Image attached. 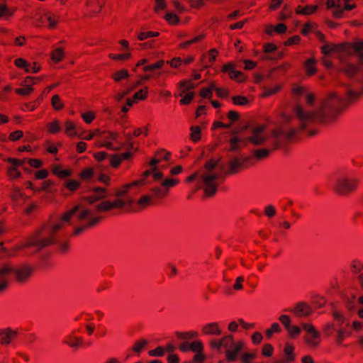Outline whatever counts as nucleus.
Segmentation results:
<instances>
[{
  "label": "nucleus",
  "mask_w": 363,
  "mask_h": 363,
  "mask_svg": "<svg viewBox=\"0 0 363 363\" xmlns=\"http://www.w3.org/2000/svg\"><path fill=\"white\" fill-rule=\"evenodd\" d=\"M17 331L10 328L0 329V343L2 345H9L11 340L16 337Z\"/></svg>",
  "instance_id": "10"
},
{
  "label": "nucleus",
  "mask_w": 363,
  "mask_h": 363,
  "mask_svg": "<svg viewBox=\"0 0 363 363\" xmlns=\"http://www.w3.org/2000/svg\"><path fill=\"white\" fill-rule=\"evenodd\" d=\"M333 316L337 321V325L338 326V328L342 327V324H346V325H349V321L340 312L337 311H334L333 312Z\"/></svg>",
  "instance_id": "21"
},
{
  "label": "nucleus",
  "mask_w": 363,
  "mask_h": 363,
  "mask_svg": "<svg viewBox=\"0 0 363 363\" xmlns=\"http://www.w3.org/2000/svg\"><path fill=\"white\" fill-rule=\"evenodd\" d=\"M92 175L93 169L91 168H86L84 169L80 174V176L83 179H89L91 177Z\"/></svg>",
  "instance_id": "60"
},
{
  "label": "nucleus",
  "mask_w": 363,
  "mask_h": 363,
  "mask_svg": "<svg viewBox=\"0 0 363 363\" xmlns=\"http://www.w3.org/2000/svg\"><path fill=\"white\" fill-rule=\"evenodd\" d=\"M107 196V190L105 188L102 187H96L94 188L92 191V194L86 197L84 199L89 202V203H93L94 202L106 198Z\"/></svg>",
  "instance_id": "12"
},
{
  "label": "nucleus",
  "mask_w": 363,
  "mask_h": 363,
  "mask_svg": "<svg viewBox=\"0 0 363 363\" xmlns=\"http://www.w3.org/2000/svg\"><path fill=\"white\" fill-rule=\"evenodd\" d=\"M243 143V145H246L247 142L245 140L240 138L238 136L232 137L230 140V151H238L241 148V143Z\"/></svg>",
  "instance_id": "19"
},
{
  "label": "nucleus",
  "mask_w": 363,
  "mask_h": 363,
  "mask_svg": "<svg viewBox=\"0 0 363 363\" xmlns=\"http://www.w3.org/2000/svg\"><path fill=\"white\" fill-rule=\"evenodd\" d=\"M164 60H158L157 62H156L152 65H146V66L143 67V69L144 72L155 71L156 69L162 68V66L164 65Z\"/></svg>",
  "instance_id": "25"
},
{
  "label": "nucleus",
  "mask_w": 363,
  "mask_h": 363,
  "mask_svg": "<svg viewBox=\"0 0 363 363\" xmlns=\"http://www.w3.org/2000/svg\"><path fill=\"white\" fill-rule=\"evenodd\" d=\"M33 270V268L28 265L18 268L13 267L9 264L0 265V292L6 289L9 277L11 274H15L18 282L23 283L30 277Z\"/></svg>",
  "instance_id": "3"
},
{
  "label": "nucleus",
  "mask_w": 363,
  "mask_h": 363,
  "mask_svg": "<svg viewBox=\"0 0 363 363\" xmlns=\"http://www.w3.org/2000/svg\"><path fill=\"white\" fill-rule=\"evenodd\" d=\"M65 133L69 136H74L77 135L75 131V125L69 121H67L65 123Z\"/></svg>",
  "instance_id": "28"
},
{
  "label": "nucleus",
  "mask_w": 363,
  "mask_h": 363,
  "mask_svg": "<svg viewBox=\"0 0 363 363\" xmlns=\"http://www.w3.org/2000/svg\"><path fill=\"white\" fill-rule=\"evenodd\" d=\"M33 91V88L30 85H25L23 88H19L16 89V92L20 95H28Z\"/></svg>",
  "instance_id": "52"
},
{
  "label": "nucleus",
  "mask_w": 363,
  "mask_h": 363,
  "mask_svg": "<svg viewBox=\"0 0 363 363\" xmlns=\"http://www.w3.org/2000/svg\"><path fill=\"white\" fill-rule=\"evenodd\" d=\"M357 68L352 64H346L343 68L345 73L350 77H353L357 72Z\"/></svg>",
  "instance_id": "29"
},
{
  "label": "nucleus",
  "mask_w": 363,
  "mask_h": 363,
  "mask_svg": "<svg viewBox=\"0 0 363 363\" xmlns=\"http://www.w3.org/2000/svg\"><path fill=\"white\" fill-rule=\"evenodd\" d=\"M327 7L328 9L335 8L333 11V15L335 18H340L343 13V9L341 6V0H328L327 2Z\"/></svg>",
  "instance_id": "16"
},
{
  "label": "nucleus",
  "mask_w": 363,
  "mask_h": 363,
  "mask_svg": "<svg viewBox=\"0 0 363 363\" xmlns=\"http://www.w3.org/2000/svg\"><path fill=\"white\" fill-rule=\"evenodd\" d=\"M64 342L75 350L84 344L83 339L75 336L73 333L67 335Z\"/></svg>",
  "instance_id": "13"
},
{
  "label": "nucleus",
  "mask_w": 363,
  "mask_h": 363,
  "mask_svg": "<svg viewBox=\"0 0 363 363\" xmlns=\"http://www.w3.org/2000/svg\"><path fill=\"white\" fill-rule=\"evenodd\" d=\"M337 334L335 335V341L337 345H341L345 337H346L347 330L342 327L338 328L335 330Z\"/></svg>",
  "instance_id": "23"
},
{
  "label": "nucleus",
  "mask_w": 363,
  "mask_h": 363,
  "mask_svg": "<svg viewBox=\"0 0 363 363\" xmlns=\"http://www.w3.org/2000/svg\"><path fill=\"white\" fill-rule=\"evenodd\" d=\"M164 354V350L162 347H158L155 350L149 351L150 356L162 357Z\"/></svg>",
  "instance_id": "58"
},
{
  "label": "nucleus",
  "mask_w": 363,
  "mask_h": 363,
  "mask_svg": "<svg viewBox=\"0 0 363 363\" xmlns=\"http://www.w3.org/2000/svg\"><path fill=\"white\" fill-rule=\"evenodd\" d=\"M218 164V161L213 159L206 162L204 165L206 171L200 175V179L203 184L205 194L208 196H213L217 191L218 184L216 179L219 177V174L213 171Z\"/></svg>",
  "instance_id": "4"
},
{
  "label": "nucleus",
  "mask_w": 363,
  "mask_h": 363,
  "mask_svg": "<svg viewBox=\"0 0 363 363\" xmlns=\"http://www.w3.org/2000/svg\"><path fill=\"white\" fill-rule=\"evenodd\" d=\"M15 65L19 68H23L25 69L26 72H30V64H28L24 59L23 58H17L15 60Z\"/></svg>",
  "instance_id": "31"
},
{
  "label": "nucleus",
  "mask_w": 363,
  "mask_h": 363,
  "mask_svg": "<svg viewBox=\"0 0 363 363\" xmlns=\"http://www.w3.org/2000/svg\"><path fill=\"white\" fill-rule=\"evenodd\" d=\"M143 180L135 181L134 182L127 184L124 185L121 189H117L116 190L115 195L118 197H122L125 196L131 187L136 186L139 184H143Z\"/></svg>",
  "instance_id": "17"
},
{
  "label": "nucleus",
  "mask_w": 363,
  "mask_h": 363,
  "mask_svg": "<svg viewBox=\"0 0 363 363\" xmlns=\"http://www.w3.org/2000/svg\"><path fill=\"white\" fill-rule=\"evenodd\" d=\"M147 96V88L145 87L144 89H140V91H137L133 95V99L138 100L141 99L144 100Z\"/></svg>",
  "instance_id": "37"
},
{
  "label": "nucleus",
  "mask_w": 363,
  "mask_h": 363,
  "mask_svg": "<svg viewBox=\"0 0 363 363\" xmlns=\"http://www.w3.org/2000/svg\"><path fill=\"white\" fill-rule=\"evenodd\" d=\"M289 311L294 313L298 318L308 317L312 313V308L307 303L300 302L293 309L289 310Z\"/></svg>",
  "instance_id": "9"
},
{
  "label": "nucleus",
  "mask_w": 363,
  "mask_h": 363,
  "mask_svg": "<svg viewBox=\"0 0 363 363\" xmlns=\"http://www.w3.org/2000/svg\"><path fill=\"white\" fill-rule=\"evenodd\" d=\"M23 135V131L21 130H16L13 133H11L9 135V139L11 140H19Z\"/></svg>",
  "instance_id": "64"
},
{
  "label": "nucleus",
  "mask_w": 363,
  "mask_h": 363,
  "mask_svg": "<svg viewBox=\"0 0 363 363\" xmlns=\"http://www.w3.org/2000/svg\"><path fill=\"white\" fill-rule=\"evenodd\" d=\"M279 320L282 323L284 326L285 329L287 330L289 329L291 325V318L288 315H281L279 318Z\"/></svg>",
  "instance_id": "44"
},
{
  "label": "nucleus",
  "mask_w": 363,
  "mask_h": 363,
  "mask_svg": "<svg viewBox=\"0 0 363 363\" xmlns=\"http://www.w3.org/2000/svg\"><path fill=\"white\" fill-rule=\"evenodd\" d=\"M203 37H204L203 35H199L190 40H188V41H186V42L182 43L180 45V47L182 48H186V47L189 46L190 45H191L193 43H196L201 41L203 38Z\"/></svg>",
  "instance_id": "41"
},
{
  "label": "nucleus",
  "mask_w": 363,
  "mask_h": 363,
  "mask_svg": "<svg viewBox=\"0 0 363 363\" xmlns=\"http://www.w3.org/2000/svg\"><path fill=\"white\" fill-rule=\"evenodd\" d=\"M361 94L362 92L356 91L350 89L347 90V99L350 102L356 100L359 96H361Z\"/></svg>",
  "instance_id": "39"
},
{
  "label": "nucleus",
  "mask_w": 363,
  "mask_h": 363,
  "mask_svg": "<svg viewBox=\"0 0 363 363\" xmlns=\"http://www.w3.org/2000/svg\"><path fill=\"white\" fill-rule=\"evenodd\" d=\"M108 56L110 58H111L113 60H122L129 59L131 57V54L130 53L118 54V55L109 54Z\"/></svg>",
  "instance_id": "56"
},
{
  "label": "nucleus",
  "mask_w": 363,
  "mask_h": 363,
  "mask_svg": "<svg viewBox=\"0 0 363 363\" xmlns=\"http://www.w3.org/2000/svg\"><path fill=\"white\" fill-rule=\"evenodd\" d=\"M301 38L298 35H294L289 38L286 42L285 45H291L299 43Z\"/></svg>",
  "instance_id": "63"
},
{
  "label": "nucleus",
  "mask_w": 363,
  "mask_h": 363,
  "mask_svg": "<svg viewBox=\"0 0 363 363\" xmlns=\"http://www.w3.org/2000/svg\"><path fill=\"white\" fill-rule=\"evenodd\" d=\"M165 19L172 24H176L179 22V17L172 13H168L165 16Z\"/></svg>",
  "instance_id": "55"
},
{
  "label": "nucleus",
  "mask_w": 363,
  "mask_h": 363,
  "mask_svg": "<svg viewBox=\"0 0 363 363\" xmlns=\"http://www.w3.org/2000/svg\"><path fill=\"white\" fill-rule=\"evenodd\" d=\"M176 335L183 340H189L198 336V333L196 331H191L187 333L177 332Z\"/></svg>",
  "instance_id": "27"
},
{
  "label": "nucleus",
  "mask_w": 363,
  "mask_h": 363,
  "mask_svg": "<svg viewBox=\"0 0 363 363\" xmlns=\"http://www.w3.org/2000/svg\"><path fill=\"white\" fill-rule=\"evenodd\" d=\"M342 106L343 100L335 94H330L323 101L320 110L316 112H306L301 106L296 105L294 114L298 122L297 127L284 125L273 130L272 135L274 148L291 140L314 121L325 122L335 118L340 113Z\"/></svg>",
  "instance_id": "1"
},
{
  "label": "nucleus",
  "mask_w": 363,
  "mask_h": 363,
  "mask_svg": "<svg viewBox=\"0 0 363 363\" xmlns=\"http://www.w3.org/2000/svg\"><path fill=\"white\" fill-rule=\"evenodd\" d=\"M294 346L286 343L284 347V352L287 355V361H293L294 357L293 356Z\"/></svg>",
  "instance_id": "40"
},
{
  "label": "nucleus",
  "mask_w": 363,
  "mask_h": 363,
  "mask_svg": "<svg viewBox=\"0 0 363 363\" xmlns=\"http://www.w3.org/2000/svg\"><path fill=\"white\" fill-rule=\"evenodd\" d=\"M147 344V341L145 340H140L139 341H137L133 347V350L135 352L139 353Z\"/></svg>",
  "instance_id": "45"
},
{
  "label": "nucleus",
  "mask_w": 363,
  "mask_h": 363,
  "mask_svg": "<svg viewBox=\"0 0 363 363\" xmlns=\"http://www.w3.org/2000/svg\"><path fill=\"white\" fill-rule=\"evenodd\" d=\"M223 71L228 73L229 77L232 79L237 80L239 82H242L245 79L243 73L240 71H236L233 64L228 63L224 65L223 67Z\"/></svg>",
  "instance_id": "11"
},
{
  "label": "nucleus",
  "mask_w": 363,
  "mask_h": 363,
  "mask_svg": "<svg viewBox=\"0 0 363 363\" xmlns=\"http://www.w3.org/2000/svg\"><path fill=\"white\" fill-rule=\"evenodd\" d=\"M8 162L13 165V167L22 166L26 162V160H18L15 158H9Z\"/></svg>",
  "instance_id": "61"
},
{
  "label": "nucleus",
  "mask_w": 363,
  "mask_h": 363,
  "mask_svg": "<svg viewBox=\"0 0 363 363\" xmlns=\"http://www.w3.org/2000/svg\"><path fill=\"white\" fill-rule=\"evenodd\" d=\"M301 325L307 333V336L305 337L306 343L312 347H317L320 342V333L311 324L302 323Z\"/></svg>",
  "instance_id": "7"
},
{
  "label": "nucleus",
  "mask_w": 363,
  "mask_h": 363,
  "mask_svg": "<svg viewBox=\"0 0 363 363\" xmlns=\"http://www.w3.org/2000/svg\"><path fill=\"white\" fill-rule=\"evenodd\" d=\"M277 47L272 43H267L264 45V51L268 55L266 57L267 59L270 60H274L276 58L269 55V54L272 53L277 50Z\"/></svg>",
  "instance_id": "26"
},
{
  "label": "nucleus",
  "mask_w": 363,
  "mask_h": 363,
  "mask_svg": "<svg viewBox=\"0 0 363 363\" xmlns=\"http://www.w3.org/2000/svg\"><path fill=\"white\" fill-rule=\"evenodd\" d=\"M264 129V125H259L257 128H252L251 130L252 135L247 138V141L255 145L264 144L267 140V137L262 134Z\"/></svg>",
  "instance_id": "8"
},
{
  "label": "nucleus",
  "mask_w": 363,
  "mask_h": 363,
  "mask_svg": "<svg viewBox=\"0 0 363 363\" xmlns=\"http://www.w3.org/2000/svg\"><path fill=\"white\" fill-rule=\"evenodd\" d=\"M242 162L237 157L233 158L228 162V174H234L239 172L242 167Z\"/></svg>",
  "instance_id": "18"
},
{
  "label": "nucleus",
  "mask_w": 363,
  "mask_h": 363,
  "mask_svg": "<svg viewBox=\"0 0 363 363\" xmlns=\"http://www.w3.org/2000/svg\"><path fill=\"white\" fill-rule=\"evenodd\" d=\"M52 106L56 110H60L62 108L63 105L60 101V96L58 95H54L52 98Z\"/></svg>",
  "instance_id": "51"
},
{
  "label": "nucleus",
  "mask_w": 363,
  "mask_h": 363,
  "mask_svg": "<svg viewBox=\"0 0 363 363\" xmlns=\"http://www.w3.org/2000/svg\"><path fill=\"white\" fill-rule=\"evenodd\" d=\"M203 344L199 340H196L190 345V350L193 352H201L203 350Z\"/></svg>",
  "instance_id": "46"
},
{
  "label": "nucleus",
  "mask_w": 363,
  "mask_h": 363,
  "mask_svg": "<svg viewBox=\"0 0 363 363\" xmlns=\"http://www.w3.org/2000/svg\"><path fill=\"white\" fill-rule=\"evenodd\" d=\"M129 76H130V74H129L128 72L126 69H121L119 71L116 72L113 74L112 77L116 82H118L123 79L128 78Z\"/></svg>",
  "instance_id": "22"
},
{
  "label": "nucleus",
  "mask_w": 363,
  "mask_h": 363,
  "mask_svg": "<svg viewBox=\"0 0 363 363\" xmlns=\"http://www.w3.org/2000/svg\"><path fill=\"white\" fill-rule=\"evenodd\" d=\"M191 139L194 142H197L200 139L201 128L199 126H191Z\"/></svg>",
  "instance_id": "30"
},
{
  "label": "nucleus",
  "mask_w": 363,
  "mask_h": 363,
  "mask_svg": "<svg viewBox=\"0 0 363 363\" xmlns=\"http://www.w3.org/2000/svg\"><path fill=\"white\" fill-rule=\"evenodd\" d=\"M280 331H281V328H280L279 325L278 323H275L272 325L271 328L266 330V335L268 337H270L272 335L273 333H279Z\"/></svg>",
  "instance_id": "50"
},
{
  "label": "nucleus",
  "mask_w": 363,
  "mask_h": 363,
  "mask_svg": "<svg viewBox=\"0 0 363 363\" xmlns=\"http://www.w3.org/2000/svg\"><path fill=\"white\" fill-rule=\"evenodd\" d=\"M358 180L347 177H338L334 184V191L341 195L347 194L355 190Z\"/></svg>",
  "instance_id": "6"
},
{
  "label": "nucleus",
  "mask_w": 363,
  "mask_h": 363,
  "mask_svg": "<svg viewBox=\"0 0 363 363\" xmlns=\"http://www.w3.org/2000/svg\"><path fill=\"white\" fill-rule=\"evenodd\" d=\"M64 185L69 190L74 191L79 187V182L76 180H74V179H69V180L67 181L66 182H65Z\"/></svg>",
  "instance_id": "43"
},
{
  "label": "nucleus",
  "mask_w": 363,
  "mask_h": 363,
  "mask_svg": "<svg viewBox=\"0 0 363 363\" xmlns=\"http://www.w3.org/2000/svg\"><path fill=\"white\" fill-rule=\"evenodd\" d=\"M122 161V158L119 157V155H113L110 157V163L113 167H118Z\"/></svg>",
  "instance_id": "53"
},
{
  "label": "nucleus",
  "mask_w": 363,
  "mask_h": 363,
  "mask_svg": "<svg viewBox=\"0 0 363 363\" xmlns=\"http://www.w3.org/2000/svg\"><path fill=\"white\" fill-rule=\"evenodd\" d=\"M315 64V60L313 58L308 59L305 63V68H306V72L310 76L313 74L316 71V69L314 66Z\"/></svg>",
  "instance_id": "24"
},
{
  "label": "nucleus",
  "mask_w": 363,
  "mask_h": 363,
  "mask_svg": "<svg viewBox=\"0 0 363 363\" xmlns=\"http://www.w3.org/2000/svg\"><path fill=\"white\" fill-rule=\"evenodd\" d=\"M202 332L206 335H219L221 334V330L219 328L218 323L216 322L205 325L202 328Z\"/></svg>",
  "instance_id": "15"
},
{
  "label": "nucleus",
  "mask_w": 363,
  "mask_h": 363,
  "mask_svg": "<svg viewBox=\"0 0 363 363\" xmlns=\"http://www.w3.org/2000/svg\"><path fill=\"white\" fill-rule=\"evenodd\" d=\"M63 55V50L58 48L52 52V60L55 62H58L62 60Z\"/></svg>",
  "instance_id": "33"
},
{
  "label": "nucleus",
  "mask_w": 363,
  "mask_h": 363,
  "mask_svg": "<svg viewBox=\"0 0 363 363\" xmlns=\"http://www.w3.org/2000/svg\"><path fill=\"white\" fill-rule=\"evenodd\" d=\"M318 9V6H306L303 8L302 11H298V14L309 15L315 12Z\"/></svg>",
  "instance_id": "47"
},
{
  "label": "nucleus",
  "mask_w": 363,
  "mask_h": 363,
  "mask_svg": "<svg viewBox=\"0 0 363 363\" xmlns=\"http://www.w3.org/2000/svg\"><path fill=\"white\" fill-rule=\"evenodd\" d=\"M280 89H281V86L279 85H277V86H276L274 87L268 89L267 90L265 91V92L264 93L263 96L264 97L271 96V95L277 93V91H279L280 90Z\"/></svg>",
  "instance_id": "62"
},
{
  "label": "nucleus",
  "mask_w": 363,
  "mask_h": 363,
  "mask_svg": "<svg viewBox=\"0 0 363 363\" xmlns=\"http://www.w3.org/2000/svg\"><path fill=\"white\" fill-rule=\"evenodd\" d=\"M232 100L233 104L235 105L244 106L248 103V99L246 97L242 96H233Z\"/></svg>",
  "instance_id": "42"
},
{
  "label": "nucleus",
  "mask_w": 363,
  "mask_h": 363,
  "mask_svg": "<svg viewBox=\"0 0 363 363\" xmlns=\"http://www.w3.org/2000/svg\"><path fill=\"white\" fill-rule=\"evenodd\" d=\"M82 117L86 123H91L95 118V115L92 112H86L82 114Z\"/></svg>",
  "instance_id": "57"
},
{
  "label": "nucleus",
  "mask_w": 363,
  "mask_h": 363,
  "mask_svg": "<svg viewBox=\"0 0 363 363\" xmlns=\"http://www.w3.org/2000/svg\"><path fill=\"white\" fill-rule=\"evenodd\" d=\"M160 35V33L158 32H141L138 34V38L139 40H144L150 37H157Z\"/></svg>",
  "instance_id": "35"
},
{
  "label": "nucleus",
  "mask_w": 363,
  "mask_h": 363,
  "mask_svg": "<svg viewBox=\"0 0 363 363\" xmlns=\"http://www.w3.org/2000/svg\"><path fill=\"white\" fill-rule=\"evenodd\" d=\"M150 78V75L147 74L144 76H140V79L135 82V84L130 87L128 90L124 91L122 93L118 94L115 98L117 101H121L125 96H127L128 94H130L133 89H135L137 86L141 85L143 84V81L147 80Z\"/></svg>",
  "instance_id": "14"
},
{
  "label": "nucleus",
  "mask_w": 363,
  "mask_h": 363,
  "mask_svg": "<svg viewBox=\"0 0 363 363\" xmlns=\"http://www.w3.org/2000/svg\"><path fill=\"white\" fill-rule=\"evenodd\" d=\"M48 129L50 133L55 134L58 133L61 129L60 122L55 120L53 122L50 123L48 125Z\"/></svg>",
  "instance_id": "32"
},
{
  "label": "nucleus",
  "mask_w": 363,
  "mask_h": 363,
  "mask_svg": "<svg viewBox=\"0 0 363 363\" xmlns=\"http://www.w3.org/2000/svg\"><path fill=\"white\" fill-rule=\"evenodd\" d=\"M321 50L325 55H328L332 51H346V47L344 45H325L321 48Z\"/></svg>",
  "instance_id": "20"
},
{
  "label": "nucleus",
  "mask_w": 363,
  "mask_h": 363,
  "mask_svg": "<svg viewBox=\"0 0 363 363\" xmlns=\"http://www.w3.org/2000/svg\"><path fill=\"white\" fill-rule=\"evenodd\" d=\"M221 346L228 347L229 345H234L233 337L232 335H227L220 340Z\"/></svg>",
  "instance_id": "49"
},
{
  "label": "nucleus",
  "mask_w": 363,
  "mask_h": 363,
  "mask_svg": "<svg viewBox=\"0 0 363 363\" xmlns=\"http://www.w3.org/2000/svg\"><path fill=\"white\" fill-rule=\"evenodd\" d=\"M179 85L181 88H183L182 93L194 88V85L189 81H182Z\"/></svg>",
  "instance_id": "54"
},
{
  "label": "nucleus",
  "mask_w": 363,
  "mask_h": 363,
  "mask_svg": "<svg viewBox=\"0 0 363 363\" xmlns=\"http://www.w3.org/2000/svg\"><path fill=\"white\" fill-rule=\"evenodd\" d=\"M273 347L270 344H265L262 348V354L266 357H270L272 354Z\"/></svg>",
  "instance_id": "59"
},
{
  "label": "nucleus",
  "mask_w": 363,
  "mask_h": 363,
  "mask_svg": "<svg viewBox=\"0 0 363 363\" xmlns=\"http://www.w3.org/2000/svg\"><path fill=\"white\" fill-rule=\"evenodd\" d=\"M171 152L166 151L164 149L160 150L155 152V157L159 159H163L165 161H169L170 159Z\"/></svg>",
  "instance_id": "36"
},
{
  "label": "nucleus",
  "mask_w": 363,
  "mask_h": 363,
  "mask_svg": "<svg viewBox=\"0 0 363 363\" xmlns=\"http://www.w3.org/2000/svg\"><path fill=\"white\" fill-rule=\"evenodd\" d=\"M269 150L267 149H259L255 151V156L259 159H263L267 157L269 155Z\"/></svg>",
  "instance_id": "48"
},
{
  "label": "nucleus",
  "mask_w": 363,
  "mask_h": 363,
  "mask_svg": "<svg viewBox=\"0 0 363 363\" xmlns=\"http://www.w3.org/2000/svg\"><path fill=\"white\" fill-rule=\"evenodd\" d=\"M152 177L155 181L161 182L160 186L152 187L150 189L156 198L164 197L167 194L169 189L179 183V180L177 179L167 178L163 179L164 174L158 170L157 167H155V170L153 172Z\"/></svg>",
  "instance_id": "5"
},
{
  "label": "nucleus",
  "mask_w": 363,
  "mask_h": 363,
  "mask_svg": "<svg viewBox=\"0 0 363 363\" xmlns=\"http://www.w3.org/2000/svg\"><path fill=\"white\" fill-rule=\"evenodd\" d=\"M97 211H108L112 209L111 202L105 201L95 206Z\"/></svg>",
  "instance_id": "34"
},
{
  "label": "nucleus",
  "mask_w": 363,
  "mask_h": 363,
  "mask_svg": "<svg viewBox=\"0 0 363 363\" xmlns=\"http://www.w3.org/2000/svg\"><path fill=\"white\" fill-rule=\"evenodd\" d=\"M75 215L79 220H88L86 225L75 229L74 232V235H75L80 234L86 228L94 226L100 220L99 217H91L90 210L83 208L79 211V206H76L62 216L61 222L53 224L50 227L45 228L43 230H37L30 235L24 243L16 246L12 251L8 253V256H13L16 251L21 250L24 247H36L37 251H38L55 243V233L63 227V222H69L71 218Z\"/></svg>",
  "instance_id": "2"
},
{
  "label": "nucleus",
  "mask_w": 363,
  "mask_h": 363,
  "mask_svg": "<svg viewBox=\"0 0 363 363\" xmlns=\"http://www.w3.org/2000/svg\"><path fill=\"white\" fill-rule=\"evenodd\" d=\"M301 328L296 325H291L289 329L287 330L288 334L290 337L295 338L301 333Z\"/></svg>",
  "instance_id": "38"
}]
</instances>
